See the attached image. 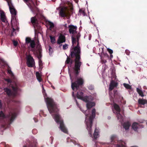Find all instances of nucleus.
Segmentation results:
<instances>
[{"label": "nucleus", "mask_w": 147, "mask_h": 147, "mask_svg": "<svg viewBox=\"0 0 147 147\" xmlns=\"http://www.w3.org/2000/svg\"><path fill=\"white\" fill-rule=\"evenodd\" d=\"M33 40H31V39L29 38H26V43H30Z\"/></svg>", "instance_id": "27"}, {"label": "nucleus", "mask_w": 147, "mask_h": 147, "mask_svg": "<svg viewBox=\"0 0 147 147\" xmlns=\"http://www.w3.org/2000/svg\"><path fill=\"white\" fill-rule=\"evenodd\" d=\"M137 91L140 96H141L142 97H143L144 96L143 93L141 89L138 88H137Z\"/></svg>", "instance_id": "21"}, {"label": "nucleus", "mask_w": 147, "mask_h": 147, "mask_svg": "<svg viewBox=\"0 0 147 147\" xmlns=\"http://www.w3.org/2000/svg\"><path fill=\"white\" fill-rule=\"evenodd\" d=\"M118 147H126L125 142L123 141L121 142L119 144Z\"/></svg>", "instance_id": "20"}, {"label": "nucleus", "mask_w": 147, "mask_h": 147, "mask_svg": "<svg viewBox=\"0 0 147 147\" xmlns=\"http://www.w3.org/2000/svg\"><path fill=\"white\" fill-rule=\"evenodd\" d=\"M107 50L109 52V53L110 54H112L113 53V51L112 50L109 49L107 48Z\"/></svg>", "instance_id": "33"}, {"label": "nucleus", "mask_w": 147, "mask_h": 147, "mask_svg": "<svg viewBox=\"0 0 147 147\" xmlns=\"http://www.w3.org/2000/svg\"><path fill=\"white\" fill-rule=\"evenodd\" d=\"M81 111H82V112H83L84 113V112H83V110H81Z\"/></svg>", "instance_id": "42"}, {"label": "nucleus", "mask_w": 147, "mask_h": 147, "mask_svg": "<svg viewBox=\"0 0 147 147\" xmlns=\"http://www.w3.org/2000/svg\"><path fill=\"white\" fill-rule=\"evenodd\" d=\"M76 104L77 105H78V102L76 101Z\"/></svg>", "instance_id": "40"}, {"label": "nucleus", "mask_w": 147, "mask_h": 147, "mask_svg": "<svg viewBox=\"0 0 147 147\" xmlns=\"http://www.w3.org/2000/svg\"><path fill=\"white\" fill-rule=\"evenodd\" d=\"M0 63L1 65H2V63H5L4 61L3 60H1V61L0 62Z\"/></svg>", "instance_id": "35"}, {"label": "nucleus", "mask_w": 147, "mask_h": 147, "mask_svg": "<svg viewBox=\"0 0 147 147\" xmlns=\"http://www.w3.org/2000/svg\"><path fill=\"white\" fill-rule=\"evenodd\" d=\"M116 83L114 81H112L110 83L109 90H112L116 85Z\"/></svg>", "instance_id": "14"}, {"label": "nucleus", "mask_w": 147, "mask_h": 147, "mask_svg": "<svg viewBox=\"0 0 147 147\" xmlns=\"http://www.w3.org/2000/svg\"><path fill=\"white\" fill-rule=\"evenodd\" d=\"M124 86V87L127 89H130L131 88V86H130L128 84H127L125 83H124L123 84Z\"/></svg>", "instance_id": "29"}, {"label": "nucleus", "mask_w": 147, "mask_h": 147, "mask_svg": "<svg viewBox=\"0 0 147 147\" xmlns=\"http://www.w3.org/2000/svg\"><path fill=\"white\" fill-rule=\"evenodd\" d=\"M0 13L1 20L3 22L2 24L4 27V25L5 24V25L7 26L8 23L4 12L3 11H1L0 12Z\"/></svg>", "instance_id": "8"}, {"label": "nucleus", "mask_w": 147, "mask_h": 147, "mask_svg": "<svg viewBox=\"0 0 147 147\" xmlns=\"http://www.w3.org/2000/svg\"><path fill=\"white\" fill-rule=\"evenodd\" d=\"M47 24H48V25L49 26L50 30H51V29L52 28H53L54 27V24L53 23L49 21H48L47 22Z\"/></svg>", "instance_id": "22"}, {"label": "nucleus", "mask_w": 147, "mask_h": 147, "mask_svg": "<svg viewBox=\"0 0 147 147\" xmlns=\"http://www.w3.org/2000/svg\"><path fill=\"white\" fill-rule=\"evenodd\" d=\"M43 95L50 113L53 115V117L55 121L57 123L59 122L60 128L61 130L64 133H67V131L64 125L63 120L60 119L59 116L57 113L59 110L57 109L56 105L53 102L52 99L49 98H46L44 93Z\"/></svg>", "instance_id": "2"}, {"label": "nucleus", "mask_w": 147, "mask_h": 147, "mask_svg": "<svg viewBox=\"0 0 147 147\" xmlns=\"http://www.w3.org/2000/svg\"><path fill=\"white\" fill-rule=\"evenodd\" d=\"M30 46L32 48H34L35 47V43L34 40L32 41V42L30 43Z\"/></svg>", "instance_id": "28"}, {"label": "nucleus", "mask_w": 147, "mask_h": 147, "mask_svg": "<svg viewBox=\"0 0 147 147\" xmlns=\"http://www.w3.org/2000/svg\"><path fill=\"white\" fill-rule=\"evenodd\" d=\"M74 94V92H73V93H72V95H73V96Z\"/></svg>", "instance_id": "41"}, {"label": "nucleus", "mask_w": 147, "mask_h": 147, "mask_svg": "<svg viewBox=\"0 0 147 147\" xmlns=\"http://www.w3.org/2000/svg\"><path fill=\"white\" fill-rule=\"evenodd\" d=\"M130 125V124L129 122H127L124 123L123 125L124 128L125 129H128Z\"/></svg>", "instance_id": "17"}, {"label": "nucleus", "mask_w": 147, "mask_h": 147, "mask_svg": "<svg viewBox=\"0 0 147 147\" xmlns=\"http://www.w3.org/2000/svg\"><path fill=\"white\" fill-rule=\"evenodd\" d=\"M80 36V34L78 33L75 38L72 36L71 37L73 48L70 50L71 55L72 57H76L74 70L76 73H78V70L80 69L82 62L80 61V49L79 45V40Z\"/></svg>", "instance_id": "1"}, {"label": "nucleus", "mask_w": 147, "mask_h": 147, "mask_svg": "<svg viewBox=\"0 0 147 147\" xmlns=\"http://www.w3.org/2000/svg\"><path fill=\"white\" fill-rule=\"evenodd\" d=\"M36 76L37 78V80L38 81L40 82L41 81V75L38 72L36 73Z\"/></svg>", "instance_id": "18"}, {"label": "nucleus", "mask_w": 147, "mask_h": 147, "mask_svg": "<svg viewBox=\"0 0 147 147\" xmlns=\"http://www.w3.org/2000/svg\"><path fill=\"white\" fill-rule=\"evenodd\" d=\"M39 65L40 68H41L42 65V63L41 60L39 59Z\"/></svg>", "instance_id": "31"}, {"label": "nucleus", "mask_w": 147, "mask_h": 147, "mask_svg": "<svg viewBox=\"0 0 147 147\" xmlns=\"http://www.w3.org/2000/svg\"><path fill=\"white\" fill-rule=\"evenodd\" d=\"M95 109H93L92 111V115L90 117H88V116L87 114H86V117L85 121L87 126V129L88 131L90 136H92L91 127L92 123V120L95 116Z\"/></svg>", "instance_id": "4"}, {"label": "nucleus", "mask_w": 147, "mask_h": 147, "mask_svg": "<svg viewBox=\"0 0 147 147\" xmlns=\"http://www.w3.org/2000/svg\"><path fill=\"white\" fill-rule=\"evenodd\" d=\"M12 88L14 92V93H12L11 92V90L9 89L5 88L4 89L6 93L8 95H14L16 94V91L17 89V87L16 85L15 86H12Z\"/></svg>", "instance_id": "9"}, {"label": "nucleus", "mask_w": 147, "mask_h": 147, "mask_svg": "<svg viewBox=\"0 0 147 147\" xmlns=\"http://www.w3.org/2000/svg\"><path fill=\"white\" fill-rule=\"evenodd\" d=\"M110 57H111V58H113V55H112L111 54Z\"/></svg>", "instance_id": "39"}, {"label": "nucleus", "mask_w": 147, "mask_h": 147, "mask_svg": "<svg viewBox=\"0 0 147 147\" xmlns=\"http://www.w3.org/2000/svg\"><path fill=\"white\" fill-rule=\"evenodd\" d=\"M0 117L1 119H4L6 117L5 115L2 111L0 112Z\"/></svg>", "instance_id": "26"}, {"label": "nucleus", "mask_w": 147, "mask_h": 147, "mask_svg": "<svg viewBox=\"0 0 147 147\" xmlns=\"http://www.w3.org/2000/svg\"><path fill=\"white\" fill-rule=\"evenodd\" d=\"M16 116V114L15 113H11L9 114V117H10V120L11 121H12L15 119Z\"/></svg>", "instance_id": "16"}, {"label": "nucleus", "mask_w": 147, "mask_h": 147, "mask_svg": "<svg viewBox=\"0 0 147 147\" xmlns=\"http://www.w3.org/2000/svg\"><path fill=\"white\" fill-rule=\"evenodd\" d=\"M13 45L15 46H17V45H18V42L17 41H15V40H13Z\"/></svg>", "instance_id": "34"}, {"label": "nucleus", "mask_w": 147, "mask_h": 147, "mask_svg": "<svg viewBox=\"0 0 147 147\" xmlns=\"http://www.w3.org/2000/svg\"><path fill=\"white\" fill-rule=\"evenodd\" d=\"M68 45L67 44H65L63 45V49L64 50L68 48Z\"/></svg>", "instance_id": "32"}, {"label": "nucleus", "mask_w": 147, "mask_h": 147, "mask_svg": "<svg viewBox=\"0 0 147 147\" xmlns=\"http://www.w3.org/2000/svg\"><path fill=\"white\" fill-rule=\"evenodd\" d=\"M138 103L140 105H144L147 104V100L144 99H139L138 100Z\"/></svg>", "instance_id": "15"}, {"label": "nucleus", "mask_w": 147, "mask_h": 147, "mask_svg": "<svg viewBox=\"0 0 147 147\" xmlns=\"http://www.w3.org/2000/svg\"><path fill=\"white\" fill-rule=\"evenodd\" d=\"M68 28L69 32L70 34H74L76 33L77 28L76 26L70 25L69 26Z\"/></svg>", "instance_id": "12"}, {"label": "nucleus", "mask_w": 147, "mask_h": 147, "mask_svg": "<svg viewBox=\"0 0 147 147\" xmlns=\"http://www.w3.org/2000/svg\"><path fill=\"white\" fill-rule=\"evenodd\" d=\"M11 24L12 25V28L13 29V32L11 33V35H13V32H15L16 30H18V26L19 23L18 21L16 19L11 20Z\"/></svg>", "instance_id": "6"}, {"label": "nucleus", "mask_w": 147, "mask_h": 147, "mask_svg": "<svg viewBox=\"0 0 147 147\" xmlns=\"http://www.w3.org/2000/svg\"><path fill=\"white\" fill-rule=\"evenodd\" d=\"M1 106H2V105L1 104V102L0 101V108L1 107Z\"/></svg>", "instance_id": "38"}, {"label": "nucleus", "mask_w": 147, "mask_h": 147, "mask_svg": "<svg viewBox=\"0 0 147 147\" xmlns=\"http://www.w3.org/2000/svg\"><path fill=\"white\" fill-rule=\"evenodd\" d=\"M71 62V63H72V61H71L70 58L68 57H67V59L65 61V63L67 64H68L69 63Z\"/></svg>", "instance_id": "30"}, {"label": "nucleus", "mask_w": 147, "mask_h": 147, "mask_svg": "<svg viewBox=\"0 0 147 147\" xmlns=\"http://www.w3.org/2000/svg\"><path fill=\"white\" fill-rule=\"evenodd\" d=\"M138 125V124L137 123H133L132 125V128L135 131H136L137 130V127Z\"/></svg>", "instance_id": "19"}, {"label": "nucleus", "mask_w": 147, "mask_h": 147, "mask_svg": "<svg viewBox=\"0 0 147 147\" xmlns=\"http://www.w3.org/2000/svg\"><path fill=\"white\" fill-rule=\"evenodd\" d=\"M113 106L115 111H114V113H116L117 114V117L118 119H119V118H121V117L119 113L120 109L119 106L115 104H114Z\"/></svg>", "instance_id": "11"}, {"label": "nucleus", "mask_w": 147, "mask_h": 147, "mask_svg": "<svg viewBox=\"0 0 147 147\" xmlns=\"http://www.w3.org/2000/svg\"><path fill=\"white\" fill-rule=\"evenodd\" d=\"M49 37L51 43L53 44L55 43L56 42L55 37L51 36H50Z\"/></svg>", "instance_id": "23"}, {"label": "nucleus", "mask_w": 147, "mask_h": 147, "mask_svg": "<svg viewBox=\"0 0 147 147\" xmlns=\"http://www.w3.org/2000/svg\"><path fill=\"white\" fill-rule=\"evenodd\" d=\"M8 72H9V71H8Z\"/></svg>", "instance_id": "44"}, {"label": "nucleus", "mask_w": 147, "mask_h": 147, "mask_svg": "<svg viewBox=\"0 0 147 147\" xmlns=\"http://www.w3.org/2000/svg\"><path fill=\"white\" fill-rule=\"evenodd\" d=\"M31 22L33 24H34L37 22V19L35 17H32L31 18Z\"/></svg>", "instance_id": "24"}, {"label": "nucleus", "mask_w": 147, "mask_h": 147, "mask_svg": "<svg viewBox=\"0 0 147 147\" xmlns=\"http://www.w3.org/2000/svg\"><path fill=\"white\" fill-rule=\"evenodd\" d=\"M24 1L26 3L28 1H30V0H24Z\"/></svg>", "instance_id": "37"}, {"label": "nucleus", "mask_w": 147, "mask_h": 147, "mask_svg": "<svg viewBox=\"0 0 147 147\" xmlns=\"http://www.w3.org/2000/svg\"><path fill=\"white\" fill-rule=\"evenodd\" d=\"M24 147H26V146H24Z\"/></svg>", "instance_id": "43"}, {"label": "nucleus", "mask_w": 147, "mask_h": 147, "mask_svg": "<svg viewBox=\"0 0 147 147\" xmlns=\"http://www.w3.org/2000/svg\"><path fill=\"white\" fill-rule=\"evenodd\" d=\"M65 41V38L64 35L62 34H60L59 36L57 42L58 44H61Z\"/></svg>", "instance_id": "13"}, {"label": "nucleus", "mask_w": 147, "mask_h": 147, "mask_svg": "<svg viewBox=\"0 0 147 147\" xmlns=\"http://www.w3.org/2000/svg\"><path fill=\"white\" fill-rule=\"evenodd\" d=\"M27 65L29 67H33L35 65L34 60L32 57L30 55H27Z\"/></svg>", "instance_id": "7"}, {"label": "nucleus", "mask_w": 147, "mask_h": 147, "mask_svg": "<svg viewBox=\"0 0 147 147\" xmlns=\"http://www.w3.org/2000/svg\"><path fill=\"white\" fill-rule=\"evenodd\" d=\"M77 97L78 98L81 99L86 102H88L86 104V107L88 109H89L95 105V103L90 102L94 99V98L90 96L83 97V93L79 92H78Z\"/></svg>", "instance_id": "3"}, {"label": "nucleus", "mask_w": 147, "mask_h": 147, "mask_svg": "<svg viewBox=\"0 0 147 147\" xmlns=\"http://www.w3.org/2000/svg\"><path fill=\"white\" fill-rule=\"evenodd\" d=\"M97 131H98V130L96 129L94 134V136L95 138H96L99 136L98 132H96Z\"/></svg>", "instance_id": "25"}, {"label": "nucleus", "mask_w": 147, "mask_h": 147, "mask_svg": "<svg viewBox=\"0 0 147 147\" xmlns=\"http://www.w3.org/2000/svg\"><path fill=\"white\" fill-rule=\"evenodd\" d=\"M5 80L8 82L9 83L11 82V80L9 79H6Z\"/></svg>", "instance_id": "36"}, {"label": "nucleus", "mask_w": 147, "mask_h": 147, "mask_svg": "<svg viewBox=\"0 0 147 147\" xmlns=\"http://www.w3.org/2000/svg\"><path fill=\"white\" fill-rule=\"evenodd\" d=\"M83 83V80L81 78H78L77 81L75 83H72L71 88L73 90H74L75 88L78 89V86L82 84Z\"/></svg>", "instance_id": "5"}, {"label": "nucleus", "mask_w": 147, "mask_h": 147, "mask_svg": "<svg viewBox=\"0 0 147 147\" xmlns=\"http://www.w3.org/2000/svg\"><path fill=\"white\" fill-rule=\"evenodd\" d=\"M60 14L62 17H65L68 14V10L66 7L62 8L60 11Z\"/></svg>", "instance_id": "10"}]
</instances>
